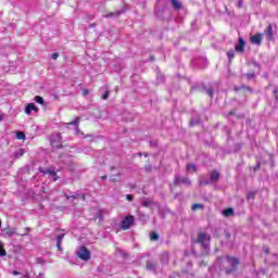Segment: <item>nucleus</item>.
Returning <instances> with one entry per match:
<instances>
[{"instance_id":"2eb2a0df","label":"nucleus","mask_w":278,"mask_h":278,"mask_svg":"<svg viewBox=\"0 0 278 278\" xmlns=\"http://www.w3.org/2000/svg\"><path fill=\"white\" fill-rule=\"evenodd\" d=\"M79 117H76L73 122L68 123L67 125H74L76 127L77 134H79Z\"/></svg>"},{"instance_id":"4be33fe9","label":"nucleus","mask_w":278,"mask_h":278,"mask_svg":"<svg viewBox=\"0 0 278 278\" xmlns=\"http://www.w3.org/2000/svg\"><path fill=\"white\" fill-rule=\"evenodd\" d=\"M112 16H121V12L109 13L105 15V18H112Z\"/></svg>"},{"instance_id":"72a5a7b5","label":"nucleus","mask_w":278,"mask_h":278,"mask_svg":"<svg viewBox=\"0 0 278 278\" xmlns=\"http://www.w3.org/2000/svg\"><path fill=\"white\" fill-rule=\"evenodd\" d=\"M56 58H60V54H58L56 52L52 54V60H55Z\"/></svg>"},{"instance_id":"1a4fd4ad","label":"nucleus","mask_w":278,"mask_h":278,"mask_svg":"<svg viewBox=\"0 0 278 278\" xmlns=\"http://www.w3.org/2000/svg\"><path fill=\"white\" fill-rule=\"evenodd\" d=\"M39 170L43 173V175H49L50 177H52L53 181H58V173H55V170L47 169L42 172V168H40Z\"/></svg>"},{"instance_id":"7c9ffc66","label":"nucleus","mask_w":278,"mask_h":278,"mask_svg":"<svg viewBox=\"0 0 278 278\" xmlns=\"http://www.w3.org/2000/svg\"><path fill=\"white\" fill-rule=\"evenodd\" d=\"M206 92H207L208 97H214V90L207 89Z\"/></svg>"},{"instance_id":"a211bd4d","label":"nucleus","mask_w":278,"mask_h":278,"mask_svg":"<svg viewBox=\"0 0 278 278\" xmlns=\"http://www.w3.org/2000/svg\"><path fill=\"white\" fill-rule=\"evenodd\" d=\"M8 252L3 249V242L0 241V257H5Z\"/></svg>"},{"instance_id":"4c0bfd02","label":"nucleus","mask_w":278,"mask_h":278,"mask_svg":"<svg viewBox=\"0 0 278 278\" xmlns=\"http://www.w3.org/2000/svg\"><path fill=\"white\" fill-rule=\"evenodd\" d=\"M165 262H168V254H164Z\"/></svg>"},{"instance_id":"a18cd8bd","label":"nucleus","mask_w":278,"mask_h":278,"mask_svg":"<svg viewBox=\"0 0 278 278\" xmlns=\"http://www.w3.org/2000/svg\"><path fill=\"white\" fill-rule=\"evenodd\" d=\"M102 179H108V176H102Z\"/></svg>"},{"instance_id":"ddd939ff","label":"nucleus","mask_w":278,"mask_h":278,"mask_svg":"<svg viewBox=\"0 0 278 278\" xmlns=\"http://www.w3.org/2000/svg\"><path fill=\"white\" fill-rule=\"evenodd\" d=\"M187 173H197V165L194 163L187 164Z\"/></svg>"},{"instance_id":"2f4dec72","label":"nucleus","mask_w":278,"mask_h":278,"mask_svg":"<svg viewBox=\"0 0 278 278\" xmlns=\"http://www.w3.org/2000/svg\"><path fill=\"white\" fill-rule=\"evenodd\" d=\"M248 199L251 200V199H255V193L251 192L248 194Z\"/></svg>"},{"instance_id":"58836bf2","label":"nucleus","mask_w":278,"mask_h":278,"mask_svg":"<svg viewBox=\"0 0 278 278\" xmlns=\"http://www.w3.org/2000/svg\"><path fill=\"white\" fill-rule=\"evenodd\" d=\"M12 275L16 276L20 275V273L17 270H13Z\"/></svg>"},{"instance_id":"c9c22d12","label":"nucleus","mask_w":278,"mask_h":278,"mask_svg":"<svg viewBox=\"0 0 278 278\" xmlns=\"http://www.w3.org/2000/svg\"><path fill=\"white\" fill-rule=\"evenodd\" d=\"M253 77H255V74H248L249 79H253Z\"/></svg>"},{"instance_id":"79ce46f5","label":"nucleus","mask_w":278,"mask_h":278,"mask_svg":"<svg viewBox=\"0 0 278 278\" xmlns=\"http://www.w3.org/2000/svg\"><path fill=\"white\" fill-rule=\"evenodd\" d=\"M0 121H3V114H0Z\"/></svg>"},{"instance_id":"a19ab883","label":"nucleus","mask_w":278,"mask_h":278,"mask_svg":"<svg viewBox=\"0 0 278 278\" xmlns=\"http://www.w3.org/2000/svg\"><path fill=\"white\" fill-rule=\"evenodd\" d=\"M51 143H52L53 147H55V143L53 142V137L51 139Z\"/></svg>"},{"instance_id":"aec40b11","label":"nucleus","mask_w":278,"mask_h":278,"mask_svg":"<svg viewBox=\"0 0 278 278\" xmlns=\"http://www.w3.org/2000/svg\"><path fill=\"white\" fill-rule=\"evenodd\" d=\"M16 138H17V140H25V132L17 131L16 132Z\"/></svg>"},{"instance_id":"b1692460","label":"nucleus","mask_w":278,"mask_h":278,"mask_svg":"<svg viewBox=\"0 0 278 278\" xmlns=\"http://www.w3.org/2000/svg\"><path fill=\"white\" fill-rule=\"evenodd\" d=\"M25 151H23V149H20L15 152V157H23Z\"/></svg>"},{"instance_id":"37998d69","label":"nucleus","mask_w":278,"mask_h":278,"mask_svg":"<svg viewBox=\"0 0 278 278\" xmlns=\"http://www.w3.org/2000/svg\"><path fill=\"white\" fill-rule=\"evenodd\" d=\"M58 140H61L60 134L56 135Z\"/></svg>"},{"instance_id":"de8ad7c7","label":"nucleus","mask_w":278,"mask_h":278,"mask_svg":"<svg viewBox=\"0 0 278 278\" xmlns=\"http://www.w3.org/2000/svg\"><path fill=\"white\" fill-rule=\"evenodd\" d=\"M0 227H1V220H0Z\"/></svg>"},{"instance_id":"f03ea898","label":"nucleus","mask_w":278,"mask_h":278,"mask_svg":"<svg viewBox=\"0 0 278 278\" xmlns=\"http://www.w3.org/2000/svg\"><path fill=\"white\" fill-rule=\"evenodd\" d=\"M226 263L232 266L231 269H226L227 275H229V273H233V270H236L239 264L238 258L230 257V256L226 257Z\"/></svg>"},{"instance_id":"f3484780","label":"nucleus","mask_w":278,"mask_h":278,"mask_svg":"<svg viewBox=\"0 0 278 278\" xmlns=\"http://www.w3.org/2000/svg\"><path fill=\"white\" fill-rule=\"evenodd\" d=\"M156 266H157V265H156L155 263L151 262V261H148V262H147V269H148V270H152V271L154 273Z\"/></svg>"},{"instance_id":"423d86ee","label":"nucleus","mask_w":278,"mask_h":278,"mask_svg":"<svg viewBox=\"0 0 278 278\" xmlns=\"http://www.w3.org/2000/svg\"><path fill=\"white\" fill-rule=\"evenodd\" d=\"M38 111V106H36L35 103H28L25 108V114H27L29 116V114H31V112H37Z\"/></svg>"},{"instance_id":"20e7f679","label":"nucleus","mask_w":278,"mask_h":278,"mask_svg":"<svg viewBox=\"0 0 278 278\" xmlns=\"http://www.w3.org/2000/svg\"><path fill=\"white\" fill-rule=\"evenodd\" d=\"M131 225H134V216L129 215L122 220L121 227L124 230H127Z\"/></svg>"},{"instance_id":"49530a36","label":"nucleus","mask_w":278,"mask_h":278,"mask_svg":"<svg viewBox=\"0 0 278 278\" xmlns=\"http://www.w3.org/2000/svg\"><path fill=\"white\" fill-rule=\"evenodd\" d=\"M230 237V235L229 233H227V238H229Z\"/></svg>"},{"instance_id":"412c9836","label":"nucleus","mask_w":278,"mask_h":278,"mask_svg":"<svg viewBox=\"0 0 278 278\" xmlns=\"http://www.w3.org/2000/svg\"><path fill=\"white\" fill-rule=\"evenodd\" d=\"M191 210H192L193 212L197 211V210H203V204H199V203L193 204V205L191 206Z\"/></svg>"},{"instance_id":"f704fd0d","label":"nucleus","mask_w":278,"mask_h":278,"mask_svg":"<svg viewBox=\"0 0 278 278\" xmlns=\"http://www.w3.org/2000/svg\"><path fill=\"white\" fill-rule=\"evenodd\" d=\"M58 251H62V243H56Z\"/></svg>"},{"instance_id":"a878e982","label":"nucleus","mask_w":278,"mask_h":278,"mask_svg":"<svg viewBox=\"0 0 278 278\" xmlns=\"http://www.w3.org/2000/svg\"><path fill=\"white\" fill-rule=\"evenodd\" d=\"M62 240H64V233L59 235V236L56 237V244H62Z\"/></svg>"},{"instance_id":"f8f14e48","label":"nucleus","mask_w":278,"mask_h":278,"mask_svg":"<svg viewBox=\"0 0 278 278\" xmlns=\"http://www.w3.org/2000/svg\"><path fill=\"white\" fill-rule=\"evenodd\" d=\"M66 200L71 201V199L75 200V199H79V197H81L83 201H86V195L85 194H75V195H67L65 194Z\"/></svg>"},{"instance_id":"ea45409f","label":"nucleus","mask_w":278,"mask_h":278,"mask_svg":"<svg viewBox=\"0 0 278 278\" xmlns=\"http://www.w3.org/2000/svg\"><path fill=\"white\" fill-rule=\"evenodd\" d=\"M22 278H29V274L26 273L24 276H22Z\"/></svg>"},{"instance_id":"c03bdc74","label":"nucleus","mask_w":278,"mask_h":278,"mask_svg":"<svg viewBox=\"0 0 278 278\" xmlns=\"http://www.w3.org/2000/svg\"><path fill=\"white\" fill-rule=\"evenodd\" d=\"M111 181H116V178H114V177H111Z\"/></svg>"},{"instance_id":"c85d7f7f","label":"nucleus","mask_w":278,"mask_h":278,"mask_svg":"<svg viewBox=\"0 0 278 278\" xmlns=\"http://www.w3.org/2000/svg\"><path fill=\"white\" fill-rule=\"evenodd\" d=\"M142 205L143 207H149V205H151V201H143Z\"/></svg>"},{"instance_id":"e433bc0d","label":"nucleus","mask_w":278,"mask_h":278,"mask_svg":"<svg viewBox=\"0 0 278 278\" xmlns=\"http://www.w3.org/2000/svg\"><path fill=\"white\" fill-rule=\"evenodd\" d=\"M238 8H242V0L238 1Z\"/></svg>"},{"instance_id":"c756f323","label":"nucleus","mask_w":278,"mask_h":278,"mask_svg":"<svg viewBox=\"0 0 278 278\" xmlns=\"http://www.w3.org/2000/svg\"><path fill=\"white\" fill-rule=\"evenodd\" d=\"M210 184L208 180H200V186H207Z\"/></svg>"},{"instance_id":"7ed1b4c3","label":"nucleus","mask_w":278,"mask_h":278,"mask_svg":"<svg viewBox=\"0 0 278 278\" xmlns=\"http://www.w3.org/2000/svg\"><path fill=\"white\" fill-rule=\"evenodd\" d=\"M180 184H184L185 186H190L192 181H190V178L176 175L174 179V186H179Z\"/></svg>"},{"instance_id":"5701e85b","label":"nucleus","mask_w":278,"mask_h":278,"mask_svg":"<svg viewBox=\"0 0 278 278\" xmlns=\"http://www.w3.org/2000/svg\"><path fill=\"white\" fill-rule=\"evenodd\" d=\"M227 55H228L229 61L231 62V60H233L236 53L233 52V50H229V51L227 52Z\"/></svg>"},{"instance_id":"6e6552de","label":"nucleus","mask_w":278,"mask_h":278,"mask_svg":"<svg viewBox=\"0 0 278 278\" xmlns=\"http://www.w3.org/2000/svg\"><path fill=\"white\" fill-rule=\"evenodd\" d=\"M251 43L257 45L260 47V45H262V34H256V35L252 36Z\"/></svg>"},{"instance_id":"473e14b6","label":"nucleus","mask_w":278,"mask_h":278,"mask_svg":"<svg viewBox=\"0 0 278 278\" xmlns=\"http://www.w3.org/2000/svg\"><path fill=\"white\" fill-rule=\"evenodd\" d=\"M126 199H127V201H134V195L132 194H127Z\"/></svg>"},{"instance_id":"0eeeda50","label":"nucleus","mask_w":278,"mask_h":278,"mask_svg":"<svg viewBox=\"0 0 278 278\" xmlns=\"http://www.w3.org/2000/svg\"><path fill=\"white\" fill-rule=\"evenodd\" d=\"M265 34L267 36V40H273V38H275V33L273 31V24H268L267 28L265 29Z\"/></svg>"},{"instance_id":"dca6fc26","label":"nucleus","mask_w":278,"mask_h":278,"mask_svg":"<svg viewBox=\"0 0 278 278\" xmlns=\"http://www.w3.org/2000/svg\"><path fill=\"white\" fill-rule=\"evenodd\" d=\"M220 177V174L216 170L211 173V181H218V178Z\"/></svg>"},{"instance_id":"4468645a","label":"nucleus","mask_w":278,"mask_h":278,"mask_svg":"<svg viewBox=\"0 0 278 278\" xmlns=\"http://www.w3.org/2000/svg\"><path fill=\"white\" fill-rule=\"evenodd\" d=\"M174 10H181V3L179 0H170Z\"/></svg>"},{"instance_id":"9d476101","label":"nucleus","mask_w":278,"mask_h":278,"mask_svg":"<svg viewBox=\"0 0 278 278\" xmlns=\"http://www.w3.org/2000/svg\"><path fill=\"white\" fill-rule=\"evenodd\" d=\"M245 42H244V39L241 37L239 38V45H237L235 47L236 51H238L239 53H242L244 51V47H245Z\"/></svg>"},{"instance_id":"9b49d317","label":"nucleus","mask_w":278,"mask_h":278,"mask_svg":"<svg viewBox=\"0 0 278 278\" xmlns=\"http://www.w3.org/2000/svg\"><path fill=\"white\" fill-rule=\"evenodd\" d=\"M223 216H225V218H231V216H233L235 212L233 208H226L222 212Z\"/></svg>"},{"instance_id":"6ab92c4d","label":"nucleus","mask_w":278,"mask_h":278,"mask_svg":"<svg viewBox=\"0 0 278 278\" xmlns=\"http://www.w3.org/2000/svg\"><path fill=\"white\" fill-rule=\"evenodd\" d=\"M36 103H39V105H45V99L40 96L35 97Z\"/></svg>"},{"instance_id":"bb28decb","label":"nucleus","mask_w":278,"mask_h":278,"mask_svg":"<svg viewBox=\"0 0 278 278\" xmlns=\"http://www.w3.org/2000/svg\"><path fill=\"white\" fill-rule=\"evenodd\" d=\"M14 233H16V229H9V230H7V232H5V235L9 236V237L14 236Z\"/></svg>"},{"instance_id":"cd10ccee","label":"nucleus","mask_w":278,"mask_h":278,"mask_svg":"<svg viewBox=\"0 0 278 278\" xmlns=\"http://www.w3.org/2000/svg\"><path fill=\"white\" fill-rule=\"evenodd\" d=\"M110 97V91H106L103 96L102 99L105 101Z\"/></svg>"},{"instance_id":"393cba45","label":"nucleus","mask_w":278,"mask_h":278,"mask_svg":"<svg viewBox=\"0 0 278 278\" xmlns=\"http://www.w3.org/2000/svg\"><path fill=\"white\" fill-rule=\"evenodd\" d=\"M159 238H160V236H157V233L151 232L150 240L155 241V240H159Z\"/></svg>"},{"instance_id":"f257e3e1","label":"nucleus","mask_w":278,"mask_h":278,"mask_svg":"<svg viewBox=\"0 0 278 278\" xmlns=\"http://www.w3.org/2000/svg\"><path fill=\"white\" fill-rule=\"evenodd\" d=\"M76 255L83 262H88L92 254L90 253V250H88V248H86V245H81V247L77 248Z\"/></svg>"},{"instance_id":"39448f33","label":"nucleus","mask_w":278,"mask_h":278,"mask_svg":"<svg viewBox=\"0 0 278 278\" xmlns=\"http://www.w3.org/2000/svg\"><path fill=\"white\" fill-rule=\"evenodd\" d=\"M198 242L204 248L207 247L210 244V235L201 232L198 237Z\"/></svg>"}]
</instances>
